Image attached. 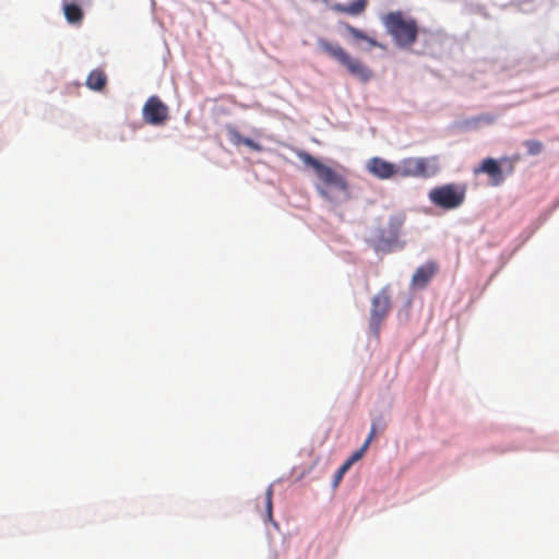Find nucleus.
<instances>
[{"instance_id": "bb28decb", "label": "nucleus", "mask_w": 559, "mask_h": 559, "mask_svg": "<svg viewBox=\"0 0 559 559\" xmlns=\"http://www.w3.org/2000/svg\"><path fill=\"white\" fill-rule=\"evenodd\" d=\"M249 140H250L249 138H245V136H243V139H242V141H241V144L247 145V143H248V141H249Z\"/></svg>"}, {"instance_id": "4468645a", "label": "nucleus", "mask_w": 559, "mask_h": 559, "mask_svg": "<svg viewBox=\"0 0 559 559\" xmlns=\"http://www.w3.org/2000/svg\"><path fill=\"white\" fill-rule=\"evenodd\" d=\"M107 85V74L102 69L90 72L86 79V86L96 92H102Z\"/></svg>"}, {"instance_id": "f8f14e48", "label": "nucleus", "mask_w": 559, "mask_h": 559, "mask_svg": "<svg viewBox=\"0 0 559 559\" xmlns=\"http://www.w3.org/2000/svg\"><path fill=\"white\" fill-rule=\"evenodd\" d=\"M367 3L368 0H356L349 4L334 3L331 9L335 12L357 16L366 10Z\"/></svg>"}, {"instance_id": "6ab92c4d", "label": "nucleus", "mask_w": 559, "mask_h": 559, "mask_svg": "<svg viewBox=\"0 0 559 559\" xmlns=\"http://www.w3.org/2000/svg\"><path fill=\"white\" fill-rule=\"evenodd\" d=\"M272 497H273V488L270 486L265 491V508H266V516L269 520H272Z\"/></svg>"}, {"instance_id": "9b49d317", "label": "nucleus", "mask_w": 559, "mask_h": 559, "mask_svg": "<svg viewBox=\"0 0 559 559\" xmlns=\"http://www.w3.org/2000/svg\"><path fill=\"white\" fill-rule=\"evenodd\" d=\"M419 178H429L436 176L440 171L439 160L437 156L417 157Z\"/></svg>"}, {"instance_id": "f3484780", "label": "nucleus", "mask_w": 559, "mask_h": 559, "mask_svg": "<svg viewBox=\"0 0 559 559\" xmlns=\"http://www.w3.org/2000/svg\"><path fill=\"white\" fill-rule=\"evenodd\" d=\"M368 441H365L360 449L354 452L345 463L350 467L356 461L360 460L368 449Z\"/></svg>"}, {"instance_id": "4be33fe9", "label": "nucleus", "mask_w": 559, "mask_h": 559, "mask_svg": "<svg viewBox=\"0 0 559 559\" xmlns=\"http://www.w3.org/2000/svg\"><path fill=\"white\" fill-rule=\"evenodd\" d=\"M475 121L477 122H486V123H492L495 121V117L491 115H481L475 118Z\"/></svg>"}, {"instance_id": "412c9836", "label": "nucleus", "mask_w": 559, "mask_h": 559, "mask_svg": "<svg viewBox=\"0 0 559 559\" xmlns=\"http://www.w3.org/2000/svg\"><path fill=\"white\" fill-rule=\"evenodd\" d=\"M229 138L235 145H240L243 139V136L236 130L229 131Z\"/></svg>"}, {"instance_id": "f03ea898", "label": "nucleus", "mask_w": 559, "mask_h": 559, "mask_svg": "<svg viewBox=\"0 0 559 559\" xmlns=\"http://www.w3.org/2000/svg\"><path fill=\"white\" fill-rule=\"evenodd\" d=\"M319 48L330 58L343 66L347 72L359 79L361 82H368L373 76V72L359 59L349 55L340 44L329 41L326 38H318Z\"/></svg>"}, {"instance_id": "a211bd4d", "label": "nucleus", "mask_w": 559, "mask_h": 559, "mask_svg": "<svg viewBox=\"0 0 559 559\" xmlns=\"http://www.w3.org/2000/svg\"><path fill=\"white\" fill-rule=\"evenodd\" d=\"M525 146L531 155H537L543 151V144L536 140L526 141Z\"/></svg>"}, {"instance_id": "b1692460", "label": "nucleus", "mask_w": 559, "mask_h": 559, "mask_svg": "<svg viewBox=\"0 0 559 559\" xmlns=\"http://www.w3.org/2000/svg\"><path fill=\"white\" fill-rule=\"evenodd\" d=\"M376 433H377V424L372 423L371 429H370V433H369V436H368V438L366 440V441H368V445L370 444V442L374 438Z\"/></svg>"}, {"instance_id": "dca6fc26", "label": "nucleus", "mask_w": 559, "mask_h": 559, "mask_svg": "<svg viewBox=\"0 0 559 559\" xmlns=\"http://www.w3.org/2000/svg\"><path fill=\"white\" fill-rule=\"evenodd\" d=\"M344 27L355 39L366 40L371 47H380V44L376 39L369 37L362 31L352 26L348 23H344Z\"/></svg>"}, {"instance_id": "aec40b11", "label": "nucleus", "mask_w": 559, "mask_h": 559, "mask_svg": "<svg viewBox=\"0 0 559 559\" xmlns=\"http://www.w3.org/2000/svg\"><path fill=\"white\" fill-rule=\"evenodd\" d=\"M349 468L350 467L345 462L340 466V468L336 471L335 476H334V486L338 485V483L341 481V479L343 478V476Z\"/></svg>"}, {"instance_id": "2eb2a0df", "label": "nucleus", "mask_w": 559, "mask_h": 559, "mask_svg": "<svg viewBox=\"0 0 559 559\" xmlns=\"http://www.w3.org/2000/svg\"><path fill=\"white\" fill-rule=\"evenodd\" d=\"M417 157H407L401 160L397 165L399 176L403 178L417 177L419 178Z\"/></svg>"}, {"instance_id": "9d476101", "label": "nucleus", "mask_w": 559, "mask_h": 559, "mask_svg": "<svg viewBox=\"0 0 559 559\" xmlns=\"http://www.w3.org/2000/svg\"><path fill=\"white\" fill-rule=\"evenodd\" d=\"M439 266L436 262L429 261L419 266L412 276V285L416 288H424L437 274Z\"/></svg>"}, {"instance_id": "393cba45", "label": "nucleus", "mask_w": 559, "mask_h": 559, "mask_svg": "<svg viewBox=\"0 0 559 559\" xmlns=\"http://www.w3.org/2000/svg\"><path fill=\"white\" fill-rule=\"evenodd\" d=\"M319 192L322 197H324L325 199H329V193L325 189H319Z\"/></svg>"}, {"instance_id": "a878e982", "label": "nucleus", "mask_w": 559, "mask_h": 559, "mask_svg": "<svg viewBox=\"0 0 559 559\" xmlns=\"http://www.w3.org/2000/svg\"><path fill=\"white\" fill-rule=\"evenodd\" d=\"M62 3H80V0H62Z\"/></svg>"}, {"instance_id": "6e6552de", "label": "nucleus", "mask_w": 559, "mask_h": 559, "mask_svg": "<svg viewBox=\"0 0 559 559\" xmlns=\"http://www.w3.org/2000/svg\"><path fill=\"white\" fill-rule=\"evenodd\" d=\"M369 173L379 179H390L399 176L397 165L386 162L380 157H373L368 162Z\"/></svg>"}, {"instance_id": "f257e3e1", "label": "nucleus", "mask_w": 559, "mask_h": 559, "mask_svg": "<svg viewBox=\"0 0 559 559\" xmlns=\"http://www.w3.org/2000/svg\"><path fill=\"white\" fill-rule=\"evenodd\" d=\"M382 22L396 46L409 48L416 43L419 27L415 19L402 11H391L382 17Z\"/></svg>"}, {"instance_id": "423d86ee", "label": "nucleus", "mask_w": 559, "mask_h": 559, "mask_svg": "<svg viewBox=\"0 0 559 559\" xmlns=\"http://www.w3.org/2000/svg\"><path fill=\"white\" fill-rule=\"evenodd\" d=\"M391 309V298L389 289L382 288L371 301V313H370V328L378 334L380 325L385 317L389 314Z\"/></svg>"}, {"instance_id": "0eeeda50", "label": "nucleus", "mask_w": 559, "mask_h": 559, "mask_svg": "<svg viewBox=\"0 0 559 559\" xmlns=\"http://www.w3.org/2000/svg\"><path fill=\"white\" fill-rule=\"evenodd\" d=\"M143 119L153 126L163 124L168 119V108L157 96H151L142 109Z\"/></svg>"}, {"instance_id": "5701e85b", "label": "nucleus", "mask_w": 559, "mask_h": 559, "mask_svg": "<svg viewBox=\"0 0 559 559\" xmlns=\"http://www.w3.org/2000/svg\"><path fill=\"white\" fill-rule=\"evenodd\" d=\"M246 146H248L251 150L257 151V152H260L263 148L261 144H259L258 142H255V141L251 140V139L248 141Z\"/></svg>"}, {"instance_id": "1a4fd4ad", "label": "nucleus", "mask_w": 559, "mask_h": 559, "mask_svg": "<svg viewBox=\"0 0 559 559\" xmlns=\"http://www.w3.org/2000/svg\"><path fill=\"white\" fill-rule=\"evenodd\" d=\"M481 173L487 174L490 177V181H491L492 186H499L504 180L501 166L499 165V163L496 159H493L491 157L485 158L481 162V164L477 168L474 169L475 175H478Z\"/></svg>"}, {"instance_id": "39448f33", "label": "nucleus", "mask_w": 559, "mask_h": 559, "mask_svg": "<svg viewBox=\"0 0 559 559\" xmlns=\"http://www.w3.org/2000/svg\"><path fill=\"white\" fill-rule=\"evenodd\" d=\"M297 156L306 166L314 169L316 175L325 186L334 188L346 195L349 194L348 182L343 175L324 165L305 151L298 152Z\"/></svg>"}, {"instance_id": "ddd939ff", "label": "nucleus", "mask_w": 559, "mask_h": 559, "mask_svg": "<svg viewBox=\"0 0 559 559\" xmlns=\"http://www.w3.org/2000/svg\"><path fill=\"white\" fill-rule=\"evenodd\" d=\"M62 9L68 23L73 25L82 23L84 12L80 3H62Z\"/></svg>"}, {"instance_id": "7ed1b4c3", "label": "nucleus", "mask_w": 559, "mask_h": 559, "mask_svg": "<svg viewBox=\"0 0 559 559\" xmlns=\"http://www.w3.org/2000/svg\"><path fill=\"white\" fill-rule=\"evenodd\" d=\"M405 223V215L393 214L389 217L385 226L376 228L367 239L369 246L377 252H389L396 247H402L400 236Z\"/></svg>"}, {"instance_id": "20e7f679", "label": "nucleus", "mask_w": 559, "mask_h": 559, "mask_svg": "<svg viewBox=\"0 0 559 559\" xmlns=\"http://www.w3.org/2000/svg\"><path fill=\"white\" fill-rule=\"evenodd\" d=\"M467 187L464 183H447L429 191L430 202L443 210L460 207L466 199Z\"/></svg>"}]
</instances>
